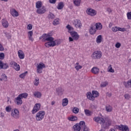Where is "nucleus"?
Listing matches in <instances>:
<instances>
[{
  "label": "nucleus",
  "mask_w": 131,
  "mask_h": 131,
  "mask_svg": "<svg viewBox=\"0 0 131 131\" xmlns=\"http://www.w3.org/2000/svg\"><path fill=\"white\" fill-rule=\"evenodd\" d=\"M43 41H49L50 44V47H55L56 46V42L54 41V37H52V35L50 33H45L39 37V39H41Z\"/></svg>",
  "instance_id": "nucleus-1"
},
{
  "label": "nucleus",
  "mask_w": 131,
  "mask_h": 131,
  "mask_svg": "<svg viewBox=\"0 0 131 131\" xmlns=\"http://www.w3.org/2000/svg\"><path fill=\"white\" fill-rule=\"evenodd\" d=\"M94 120L95 122L102 124L103 128H106V127H108V126L111 125V121L110 120L105 122V120L102 117H96L94 118Z\"/></svg>",
  "instance_id": "nucleus-2"
},
{
  "label": "nucleus",
  "mask_w": 131,
  "mask_h": 131,
  "mask_svg": "<svg viewBox=\"0 0 131 131\" xmlns=\"http://www.w3.org/2000/svg\"><path fill=\"white\" fill-rule=\"evenodd\" d=\"M46 115V112L43 111H40L38 112L36 115V119L37 121H40L43 119L45 115Z\"/></svg>",
  "instance_id": "nucleus-3"
},
{
  "label": "nucleus",
  "mask_w": 131,
  "mask_h": 131,
  "mask_svg": "<svg viewBox=\"0 0 131 131\" xmlns=\"http://www.w3.org/2000/svg\"><path fill=\"white\" fill-rule=\"evenodd\" d=\"M83 124H84V121H81L79 123H76L73 127L74 131H81V128Z\"/></svg>",
  "instance_id": "nucleus-4"
},
{
  "label": "nucleus",
  "mask_w": 131,
  "mask_h": 131,
  "mask_svg": "<svg viewBox=\"0 0 131 131\" xmlns=\"http://www.w3.org/2000/svg\"><path fill=\"white\" fill-rule=\"evenodd\" d=\"M92 57V59H94V60L101 59L102 57V53L100 51H95L93 53Z\"/></svg>",
  "instance_id": "nucleus-5"
},
{
  "label": "nucleus",
  "mask_w": 131,
  "mask_h": 131,
  "mask_svg": "<svg viewBox=\"0 0 131 131\" xmlns=\"http://www.w3.org/2000/svg\"><path fill=\"white\" fill-rule=\"evenodd\" d=\"M86 13L88 14V15L92 16V17H94V16H96V15H97V11L92 8H88L86 10Z\"/></svg>",
  "instance_id": "nucleus-6"
},
{
  "label": "nucleus",
  "mask_w": 131,
  "mask_h": 131,
  "mask_svg": "<svg viewBox=\"0 0 131 131\" xmlns=\"http://www.w3.org/2000/svg\"><path fill=\"white\" fill-rule=\"evenodd\" d=\"M10 67H13L16 71L20 70V66L16 63L15 61H11L10 63Z\"/></svg>",
  "instance_id": "nucleus-7"
},
{
  "label": "nucleus",
  "mask_w": 131,
  "mask_h": 131,
  "mask_svg": "<svg viewBox=\"0 0 131 131\" xmlns=\"http://www.w3.org/2000/svg\"><path fill=\"white\" fill-rule=\"evenodd\" d=\"M11 116L15 119H18L19 118V111L17 109L12 111Z\"/></svg>",
  "instance_id": "nucleus-8"
},
{
  "label": "nucleus",
  "mask_w": 131,
  "mask_h": 131,
  "mask_svg": "<svg viewBox=\"0 0 131 131\" xmlns=\"http://www.w3.org/2000/svg\"><path fill=\"white\" fill-rule=\"evenodd\" d=\"M118 129L122 131H129V128L126 125H120L118 126Z\"/></svg>",
  "instance_id": "nucleus-9"
},
{
  "label": "nucleus",
  "mask_w": 131,
  "mask_h": 131,
  "mask_svg": "<svg viewBox=\"0 0 131 131\" xmlns=\"http://www.w3.org/2000/svg\"><path fill=\"white\" fill-rule=\"evenodd\" d=\"M46 7L45 6H42L41 8H38L36 10L37 14L39 15H42V14H45L46 12Z\"/></svg>",
  "instance_id": "nucleus-10"
},
{
  "label": "nucleus",
  "mask_w": 131,
  "mask_h": 131,
  "mask_svg": "<svg viewBox=\"0 0 131 131\" xmlns=\"http://www.w3.org/2000/svg\"><path fill=\"white\" fill-rule=\"evenodd\" d=\"M40 106H41L40 103L35 104L32 111V114H35V113L37 112V110H39V109H40ZM36 108H37V110H35Z\"/></svg>",
  "instance_id": "nucleus-11"
},
{
  "label": "nucleus",
  "mask_w": 131,
  "mask_h": 131,
  "mask_svg": "<svg viewBox=\"0 0 131 131\" xmlns=\"http://www.w3.org/2000/svg\"><path fill=\"white\" fill-rule=\"evenodd\" d=\"M74 25L77 28L78 27L79 28H81V23H80V20L78 19H75L74 21Z\"/></svg>",
  "instance_id": "nucleus-12"
},
{
  "label": "nucleus",
  "mask_w": 131,
  "mask_h": 131,
  "mask_svg": "<svg viewBox=\"0 0 131 131\" xmlns=\"http://www.w3.org/2000/svg\"><path fill=\"white\" fill-rule=\"evenodd\" d=\"M8 68H9V64L8 63H4L3 61H0V69H8Z\"/></svg>",
  "instance_id": "nucleus-13"
},
{
  "label": "nucleus",
  "mask_w": 131,
  "mask_h": 131,
  "mask_svg": "<svg viewBox=\"0 0 131 131\" xmlns=\"http://www.w3.org/2000/svg\"><path fill=\"white\" fill-rule=\"evenodd\" d=\"M14 101L15 103H16V105H22V103H23L22 101V98H21L19 95L16 97V98H15Z\"/></svg>",
  "instance_id": "nucleus-14"
},
{
  "label": "nucleus",
  "mask_w": 131,
  "mask_h": 131,
  "mask_svg": "<svg viewBox=\"0 0 131 131\" xmlns=\"http://www.w3.org/2000/svg\"><path fill=\"white\" fill-rule=\"evenodd\" d=\"M66 28L69 30V32H70V33H77V32L74 31V28L70 26V25H68Z\"/></svg>",
  "instance_id": "nucleus-15"
},
{
  "label": "nucleus",
  "mask_w": 131,
  "mask_h": 131,
  "mask_svg": "<svg viewBox=\"0 0 131 131\" xmlns=\"http://www.w3.org/2000/svg\"><path fill=\"white\" fill-rule=\"evenodd\" d=\"M96 30H101L103 28V25L101 23H97L96 24H94Z\"/></svg>",
  "instance_id": "nucleus-16"
},
{
  "label": "nucleus",
  "mask_w": 131,
  "mask_h": 131,
  "mask_svg": "<svg viewBox=\"0 0 131 131\" xmlns=\"http://www.w3.org/2000/svg\"><path fill=\"white\" fill-rule=\"evenodd\" d=\"M89 31L90 33H96L97 29H96V27H95V25H91Z\"/></svg>",
  "instance_id": "nucleus-17"
},
{
  "label": "nucleus",
  "mask_w": 131,
  "mask_h": 131,
  "mask_svg": "<svg viewBox=\"0 0 131 131\" xmlns=\"http://www.w3.org/2000/svg\"><path fill=\"white\" fill-rule=\"evenodd\" d=\"M86 96L88 99H89V100H90V101H95V98H94L93 94H92V93L90 92H88L86 93Z\"/></svg>",
  "instance_id": "nucleus-18"
},
{
  "label": "nucleus",
  "mask_w": 131,
  "mask_h": 131,
  "mask_svg": "<svg viewBox=\"0 0 131 131\" xmlns=\"http://www.w3.org/2000/svg\"><path fill=\"white\" fill-rule=\"evenodd\" d=\"M18 55L19 59H24L25 57V54H24V52L22 50H19L18 51Z\"/></svg>",
  "instance_id": "nucleus-19"
},
{
  "label": "nucleus",
  "mask_w": 131,
  "mask_h": 131,
  "mask_svg": "<svg viewBox=\"0 0 131 131\" xmlns=\"http://www.w3.org/2000/svg\"><path fill=\"white\" fill-rule=\"evenodd\" d=\"M10 12L12 16H13V17H18V16H19V13L18 12H17V11H16V9H12Z\"/></svg>",
  "instance_id": "nucleus-20"
},
{
  "label": "nucleus",
  "mask_w": 131,
  "mask_h": 131,
  "mask_svg": "<svg viewBox=\"0 0 131 131\" xmlns=\"http://www.w3.org/2000/svg\"><path fill=\"white\" fill-rule=\"evenodd\" d=\"M71 35L75 40H78L79 38V35L77 33H71Z\"/></svg>",
  "instance_id": "nucleus-21"
},
{
  "label": "nucleus",
  "mask_w": 131,
  "mask_h": 131,
  "mask_svg": "<svg viewBox=\"0 0 131 131\" xmlns=\"http://www.w3.org/2000/svg\"><path fill=\"white\" fill-rule=\"evenodd\" d=\"M124 85H125V88L127 89H129L131 88V79L126 82H124Z\"/></svg>",
  "instance_id": "nucleus-22"
},
{
  "label": "nucleus",
  "mask_w": 131,
  "mask_h": 131,
  "mask_svg": "<svg viewBox=\"0 0 131 131\" xmlns=\"http://www.w3.org/2000/svg\"><path fill=\"white\" fill-rule=\"evenodd\" d=\"M2 25L5 27V28H7L9 27V23H8V21H7L6 19H3L2 21Z\"/></svg>",
  "instance_id": "nucleus-23"
},
{
  "label": "nucleus",
  "mask_w": 131,
  "mask_h": 131,
  "mask_svg": "<svg viewBox=\"0 0 131 131\" xmlns=\"http://www.w3.org/2000/svg\"><path fill=\"white\" fill-rule=\"evenodd\" d=\"M64 8V3L63 2H59L57 6L58 10H62Z\"/></svg>",
  "instance_id": "nucleus-24"
},
{
  "label": "nucleus",
  "mask_w": 131,
  "mask_h": 131,
  "mask_svg": "<svg viewBox=\"0 0 131 131\" xmlns=\"http://www.w3.org/2000/svg\"><path fill=\"white\" fill-rule=\"evenodd\" d=\"M68 119L70 121H76V120H77L78 118H77V117H76V116H71V117H68Z\"/></svg>",
  "instance_id": "nucleus-25"
},
{
  "label": "nucleus",
  "mask_w": 131,
  "mask_h": 131,
  "mask_svg": "<svg viewBox=\"0 0 131 131\" xmlns=\"http://www.w3.org/2000/svg\"><path fill=\"white\" fill-rule=\"evenodd\" d=\"M92 95L93 96V98H97V97H99L100 96V93L97 91H92Z\"/></svg>",
  "instance_id": "nucleus-26"
},
{
  "label": "nucleus",
  "mask_w": 131,
  "mask_h": 131,
  "mask_svg": "<svg viewBox=\"0 0 131 131\" xmlns=\"http://www.w3.org/2000/svg\"><path fill=\"white\" fill-rule=\"evenodd\" d=\"M91 72L94 74H98L99 73V69L98 68L94 67L91 70Z\"/></svg>",
  "instance_id": "nucleus-27"
},
{
  "label": "nucleus",
  "mask_w": 131,
  "mask_h": 131,
  "mask_svg": "<svg viewBox=\"0 0 131 131\" xmlns=\"http://www.w3.org/2000/svg\"><path fill=\"white\" fill-rule=\"evenodd\" d=\"M81 3V0H73V3L76 7H79Z\"/></svg>",
  "instance_id": "nucleus-28"
},
{
  "label": "nucleus",
  "mask_w": 131,
  "mask_h": 131,
  "mask_svg": "<svg viewBox=\"0 0 131 131\" xmlns=\"http://www.w3.org/2000/svg\"><path fill=\"white\" fill-rule=\"evenodd\" d=\"M81 131H90V129L85 125V122H84V121L83 125H82V128L81 129Z\"/></svg>",
  "instance_id": "nucleus-29"
},
{
  "label": "nucleus",
  "mask_w": 131,
  "mask_h": 131,
  "mask_svg": "<svg viewBox=\"0 0 131 131\" xmlns=\"http://www.w3.org/2000/svg\"><path fill=\"white\" fill-rule=\"evenodd\" d=\"M68 99L64 98L62 100V105L63 107H65L66 106H67L68 105Z\"/></svg>",
  "instance_id": "nucleus-30"
},
{
  "label": "nucleus",
  "mask_w": 131,
  "mask_h": 131,
  "mask_svg": "<svg viewBox=\"0 0 131 131\" xmlns=\"http://www.w3.org/2000/svg\"><path fill=\"white\" fill-rule=\"evenodd\" d=\"M34 96L36 98H40L41 97V93L39 92H35L34 93Z\"/></svg>",
  "instance_id": "nucleus-31"
},
{
  "label": "nucleus",
  "mask_w": 131,
  "mask_h": 131,
  "mask_svg": "<svg viewBox=\"0 0 131 131\" xmlns=\"http://www.w3.org/2000/svg\"><path fill=\"white\" fill-rule=\"evenodd\" d=\"M84 113L86 116H91L93 112L89 110H84Z\"/></svg>",
  "instance_id": "nucleus-32"
},
{
  "label": "nucleus",
  "mask_w": 131,
  "mask_h": 131,
  "mask_svg": "<svg viewBox=\"0 0 131 131\" xmlns=\"http://www.w3.org/2000/svg\"><path fill=\"white\" fill-rule=\"evenodd\" d=\"M21 99H23V98L24 99H26L27 98V97H28V94H27V93H22L18 95Z\"/></svg>",
  "instance_id": "nucleus-33"
},
{
  "label": "nucleus",
  "mask_w": 131,
  "mask_h": 131,
  "mask_svg": "<svg viewBox=\"0 0 131 131\" xmlns=\"http://www.w3.org/2000/svg\"><path fill=\"white\" fill-rule=\"evenodd\" d=\"M42 6V3H41V1H38L36 2V8L37 9H40Z\"/></svg>",
  "instance_id": "nucleus-34"
},
{
  "label": "nucleus",
  "mask_w": 131,
  "mask_h": 131,
  "mask_svg": "<svg viewBox=\"0 0 131 131\" xmlns=\"http://www.w3.org/2000/svg\"><path fill=\"white\" fill-rule=\"evenodd\" d=\"M56 92L58 95H62L63 94V90L62 88L59 87L56 89Z\"/></svg>",
  "instance_id": "nucleus-35"
},
{
  "label": "nucleus",
  "mask_w": 131,
  "mask_h": 131,
  "mask_svg": "<svg viewBox=\"0 0 131 131\" xmlns=\"http://www.w3.org/2000/svg\"><path fill=\"white\" fill-rule=\"evenodd\" d=\"M96 42L97 43H101V42H102V36L101 35L97 36L96 38Z\"/></svg>",
  "instance_id": "nucleus-36"
},
{
  "label": "nucleus",
  "mask_w": 131,
  "mask_h": 131,
  "mask_svg": "<svg viewBox=\"0 0 131 131\" xmlns=\"http://www.w3.org/2000/svg\"><path fill=\"white\" fill-rule=\"evenodd\" d=\"M72 112L75 114H77L79 112V108L77 107H73V109L72 110Z\"/></svg>",
  "instance_id": "nucleus-37"
},
{
  "label": "nucleus",
  "mask_w": 131,
  "mask_h": 131,
  "mask_svg": "<svg viewBox=\"0 0 131 131\" xmlns=\"http://www.w3.org/2000/svg\"><path fill=\"white\" fill-rule=\"evenodd\" d=\"M106 111L107 112H111L112 110H113V108H112V106H111L110 105H108L106 106Z\"/></svg>",
  "instance_id": "nucleus-38"
},
{
  "label": "nucleus",
  "mask_w": 131,
  "mask_h": 131,
  "mask_svg": "<svg viewBox=\"0 0 131 131\" xmlns=\"http://www.w3.org/2000/svg\"><path fill=\"white\" fill-rule=\"evenodd\" d=\"M46 68V66L45 65V64L41 62H40L39 64V65L37 66V68H39V69H42V70L43 68Z\"/></svg>",
  "instance_id": "nucleus-39"
},
{
  "label": "nucleus",
  "mask_w": 131,
  "mask_h": 131,
  "mask_svg": "<svg viewBox=\"0 0 131 131\" xmlns=\"http://www.w3.org/2000/svg\"><path fill=\"white\" fill-rule=\"evenodd\" d=\"M48 18L49 19H55V15L50 12L49 14L48 15Z\"/></svg>",
  "instance_id": "nucleus-40"
},
{
  "label": "nucleus",
  "mask_w": 131,
  "mask_h": 131,
  "mask_svg": "<svg viewBox=\"0 0 131 131\" xmlns=\"http://www.w3.org/2000/svg\"><path fill=\"white\" fill-rule=\"evenodd\" d=\"M34 84L36 86H37L38 84H39V78H35V80L34 81Z\"/></svg>",
  "instance_id": "nucleus-41"
},
{
  "label": "nucleus",
  "mask_w": 131,
  "mask_h": 131,
  "mask_svg": "<svg viewBox=\"0 0 131 131\" xmlns=\"http://www.w3.org/2000/svg\"><path fill=\"white\" fill-rule=\"evenodd\" d=\"M1 77L3 79L4 81H7L8 80V77H7V75H6L5 74H2Z\"/></svg>",
  "instance_id": "nucleus-42"
},
{
  "label": "nucleus",
  "mask_w": 131,
  "mask_h": 131,
  "mask_svg": "<svg viewBox=\"0 0 131 131\" xmlns=\"http://www.w3.org/2000/svg\"><path fill=\"white\" fill-rule=\"evenodd\" d=\"M28 73V72L27 71H26L24 73L21 74L20 75H19V77L20 78H23L24 77H25V76H26V74H27Z\"/></svg>",
  "instance_id": "nucleus-43"
},
{
  "label": "nucleus",
  "mask_w": 131,
  "mask_h": 131,
  "mask_svg": "<svg viewBox=\"0 0 131 131\" xmlns=\"http://www.w3.org/2000/svg\"><path fill=\"white\" fill-rule=\"evenodd\" d=\"M32 35H33V33H29L28 34V37L29 40H31V41H33V38L32 37Z\"/></svg>",
  "instance_id": "nucleus-44"
},
{
  "label": "nucleus",
  "mask_w": 131,
  "mask_h": 131,
  "mask_svg": "<svg viewBox=\"0 0 131 131\" xmlns=\"http://www.w3.org/2000/svg\"><path fill=\"white\" fill-rule=\"evenodd\" d=\"M118 31H121V32H124V31H127V29L124 28H122L119 27Z\"/></svg>",
  "instance_id": "nucleus-45"
},
{
  "label": "nucleus",
  "mask_w": 131,
  "mask_h": 131,
  "mask_svg": "<svg viewBox=\"0 0 131 131\" xmlns=\"http://www.w3.org/2000/svg\"><path fill=\"white\" fill-rule=\"evenodd\" d=\"M108 72H111L112 73H114V70L112 68V66H110L108 68Z\"/></svg>",
  "instance_id": "nucleus-46"
},
{
  "label": "nucleus",
  "mask_w": 131,
  "mask_h": 131,
  "mask_svg": "<svg viewBox=\"0 0 131 131\" xmlns=\"http://www.w3.org/2000/svg\"><path fill=\"white\" fill-rule=\"evenodd\" d=\"M53 25H58L59 24V19L57 18L54 19V20L53 22Z\"/></svg>",
  "instance_id": "nucleus-47"
},
{
  "label": "nucleus",
  "mask_w": 131,
  "mask_h": 131,
  "mask_svg": "<svg viewBox=\"0 0 131 131\" xmlns=\"http://www.w3.org/2000/svg\"><path fill=\"white\" fill-rule=\"evenodd\" d=\"M5 109L7 112H11V111H12V107L11 106H7Z\"/></svg>",
  "instance_id": "nucleus-48"
},
{
  "label": "nucleus",
  "mask_w": 131,
  "mask_h": 131,
  "mask_svg": "<svg viewBox=\"0 0 131 131\" xmlns=\"http://www.w3.org/2000/svg\"><path fill=\"white\" fill-rule=\"evenodd\" d=\"M124 98L126 100H129L130 99V95L128 94H126L124 95Z\"/></svg>",
  "instance_id": "nucleus-49"
},
{
  "label": "nucleus",
  "mask_w": 131,
  "mask_h": 131,
  "mask_svg": "<svg viewBox=\"0 0 131 131\" xmlns=\"http://www.w3.org/2000/svg\"><path fill=\"white\" fill-rule=\"evenodd\" d=\"M118 28L119 27H114L112 28V30L114 32H116L117 31H118Z\"/></svg>",
  "instance_id": "nucleus-50"
},
{
  "label": "nucleus",
  "mask_w": 131,
  "mask_h": 131,
  "mask_svg": "<svg viewBox=\"0 0 131 131\" xmlns=\"http://www.w3.org/2000/svg\"><path fill=\"white\" fill-rule=\"evenodd\" d=\"M107 84H108L107 82H104L101 84L100 86L101 88H105V86H107Z\"/></svg>",
  "instance_id": "nucleus-51"
},
{
  "label": "nucleus",
  "mask_w": 131,
  "mask_h": 131,
  "mask_svg": "<svg viewBox=\"0 0 131 131\" xmlns=\"http://www.w3.org/2000/svg\"><path fill=\"white\" fill-rule=\"evenodd\" d=\"M55 42L56 46H59V45H60V43H61V40L56 39V40H55Z\"/></svg>",
  "instance_id": "nucleus-52"
},
{
  "label": "nucleus",
  "mask_w": 131,
  "mask_h": 131,
  "mask_svg": "<svg viewBox=\"0 0 131 131\" xmlns=\"http://www.w3.org/2000/svg\"><path fill=\"white\" fill-rule=\"evenodd\" d=\"M0 59L3 60V59H5V53H0Z\"/></svg>",
  "instance_id": "nucleus-53"
},
{
  "label": "nucleus",
  "mask_w": 131,
  "mask_h": 131,
  "mask_svg": "<svg viewBox=\"0 0 131 131\" xmlns=\"http://www.w3.org/2000/svg\"><path fill=\"white\" fill-rule=\"evenodd\" d=\"M115 47L117 48V49H119V48L121 47V44L119 42H117L115 45Z\"/></svg>",
  "instance_id": "nucleus-54"
},
{
  "label": "nucleus",
  "mask_w": 131,
  "mask_h": 131,
  "mask_svg": "<svg viewBox=\"0 0 131 131\" xmlns=\"http://www.w3.org/2000/svg\"><path fill=\"white\" fill-rule=\"evenodd\" d=\"M127 17L128 20H131V12H128L127 13Z\"/></svg>",
  "instance_id": "nucleus-55"
},
{
  "label": "nucleus",
  "mask_w": 131,
  "mask_h": 131,
  "mask_svg": "<svg viewBox=\"0 0 131 131\" xmlns=\"http://www.w3.org/2000/svg\"><path fill=\"white\" fill-rule=\"evenodd\" d=\"M42 73V70L41 69L37 68V73Z\"/></svg>",
  "instance_id": "nucleus-56"
},
{
  "label": "nucleus",
  "mask_w": 131,
  "mask_h": 131,
  "mask_svg": "<svg viewBox=\"0 0 131 131\" xmlns=\"http://www.w3.org/2000/svg\"><path fill=\"white\" fill-rule=\"evenodd\" d=\"M75 69H76V70H79V69H81V68H82V66H77L75 67Z\"/></svg>",
  "instance_id": "nucleus-57"
},
{
  "label": "nucleus",
  "mask_w": 131,
  "mask_h": 131,
  "mask_svg": "<svg viewBox=\"0 0 131 131\" xmlns=\"http://www.w3.org/2000/svg\"><path fill=\"white\" fill-rule=\"evenodd\" d=\"M45 46L46 47V48H50L51 47V45L49 41L45 43Z\"/></svg>",
  "instance_id": "nucleus-58"
},
{
  "label": "nucleus",
  "mask_w": 131,
  "mask_h": 131,
  "mask_svg": "<svg viewBox=\"0 0 131 131\" xmlns=\"http://www.w3.org/2000/svg\"><path fill=\"white\" fill-rule=\"evenodd\" d=\"M5 35H6V37H7V38L8 39H10V38H11V35L10 34H9V33H6Z\"/></svg>",
  "instance_id": "nucleus-59"
},
{
  "label": "nucleus",
  "mask_w": 131,
  "mask_h": 131,
  "mask_svg": "<svg viewBox=\"0 0 131 131\" xmlns=\"http://www.w3.org/2000/svg\"><path fill=\"white\" fill-rule=\"evenodd\" d=\"M27 28L29 29V30H31L32 29V25L29 24L27 26Z\"/></svg>",
  "instance_id": "nucleus-60"
},
{
  "label": "nucleus",
  "mask_w": 131,
  "mask_h": 131,
  "mask_svg": "<svg viewBox=\"0 0 131 131\" xmlns=\"http://www.w3.org/2000/svg\"><path fill=\"white\" fill-rule=\"evenodd\" d=\"M56 0H49L50 4H56Z\"/></svg>",
  "instance_id": "nucleus-61"
},
{
  "label": "nucleus",
  "mask_w": 131,
  "mask_h": 131,
  "mask_svg": "<svg viewBox=\"0 0 131 131\" xmlns=\"http://www.w3.org/2000/svg\"><path fill=\"white\" fill-rule=\"evenodd\" d=\"M5 48L3 47V45L0 43V51H4Z\"/></svg>",
  "instance_id": "nucleus-62"
},
{
  "label": "nucleus",
  "mask_w": 131,
  "mask_h": 131,
  "mask_svg": "<svg viewBox=\"0 0 131 131\" xmlns=\"http://www.w3.org/2000/svg\"><path fill=\"white\" fill-rule=\"evenodd\" d=\"M73 37H69V41L71 42V41H73Z\"/></svg>",
  "instance_id": "nucleus-63"
},
{
  "label": "nucleus",
  "mask_w": 131,
  "mask_h": 131,
  "mask_svg": "<svg viewBox=\"0 0 131 131\" xmlns=\"http://www.w3.org/2000/svg\"><path fill=\"white\" fill-rule=\"evenodd\" d=\"M107 11L109 13V14H110V13L112 12V10L111 9V8H107Z\"/></svg>",
  "instance_id": "nucleus-64"
}]
</instances>
